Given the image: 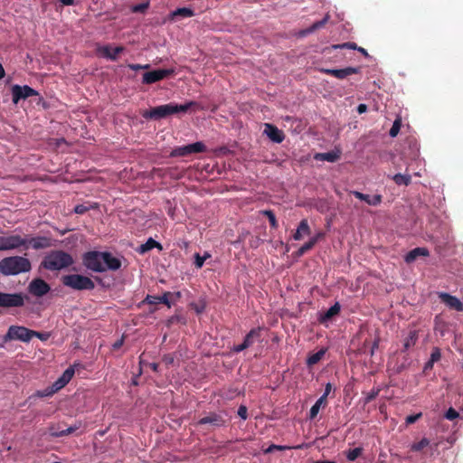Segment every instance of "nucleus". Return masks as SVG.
Masks as SVG:
<instances>
[{"label": "nucleus", "mask_w": 463, "mask_h": 463, "mask_svg": "<svg viewBox=\"0 0 463 463\" xmlns=\"http://www.w3.org/2000/svg\"><path fill=\"white\" fill-rule=\"evenodd\" d=\"M82 263L86 269L98 273L108 270L117 271L121 268L120 259L109 251L90 250L82 255Z\"/></svg>", "instance_id": "1"}, {"label": "nucleus", "mask_w": 463, "mask_h": 463, "mask_svg": "<svg viewBox=\"0 0 463 463\" xmlns=\"http://www.w3.org/2000/svg\"><path fill=\"white\" fill-rule=\"evenodd\" d=\"M194 108H198V103L195 101H189L184 104L168 103L165 105L156 106L148 110H145L142 113V117L146 119L158 120L173 114L180 112L185 113L189 109Z\"/></svg>", "instance_id": "2"}, {"label": "nucleus", "mask_w": 463, "mask_h": 463, "mask_svg": "<svg viewBox=\"0 0 463 463\" xmlns=\"http://www.w3.org/2000/svg\"><path fill=\"white\" fill-rule=\"evenodd\" d=\"M74 263L72 256L61 250L50 251L43 260L41 266L51 271L61 270Z\"/></svg>", "instance_id": "3"}, {"label": "nucleus", "mask_w": 463, "mask_h": 463, "mask_svg": "<svg viewBox=\"0 0 463 463\" xmlns=\"http://www.w3.org/2000/svg\"><path fill=\"white\" fill-rule=\"evenodd\" d=\"M31 269V261L23 256L6 257L0 260V273L5 276L28 272Z\"/></svg>", "instance_id": "4"}, {"label": "nucleus", "mask_w": 463, "mask_h": 463, "mask_svg": "<svg viewBox=\"0 0 463 463\" xmlns=\"http://www.w3.org/2000/svg\"><path fill=\"white\" fill-rule=\"evenodd\" d=\"M61 283L75 290H92L95 283L89 278L80 274L64 275L61 278Z\"/></svg>", "instance_id": "5"}, {"label": "nucleus", "mask_w": 463, "mask_h": 463, "mask_svg": "<svg viewBox=\"0 0 463 463\" xmlns=\"http://www.w3.org/2000/svg\"><path fill=\"white\" fill-rule=\"evenodd\" d=\"M32 339V330L22 326H11L7 333L4 336L5 342L12 340H19L24 343H28Z\"/></svg>", "instance_id": "6"}, {"label": "nucleus", "mask_w": 463, "mask_h": 463, "mask_svg": "<svg viewBox=\"0 0 463 463\" xmlns=\"http://www.w3.org/2000/svg\"><path fill=\"white\" fill-rule=\"evenodd\" d=\"M23 293H4L0 291V307H21L24 305Z\"/></svg>", "instance_id": "7"}, {"label": "nucleus", "mask_w": 463, "mask_h": 463, "mask_svg": "<svg viewBox=\"0 0 463 463\" xmlns=\"http://www.w3.org/2000/svg\"><path fill=\"white\" fill-rule=\"evenodd\" d=\"M25 239L18 234L0 236V250H24Z\"/></svg>", "instance_id": "8"}, {"label": "nucleus", "mask_w": 463, "mask_h": 463, "mask_svg": "<svg viewBox=\"0 0 463 463\" xmlns=\"http://www.w3.org/2000/svg\"><path fill=\"white\" fill-rule=\"evenodd\" d=\"M206 150V146L203 142H195L184 146H176L171 153V157L187 156L192 154L203 153Z\"/></svg>", "instance_id": "9"}, {"label": "nucleus", "mask_w": 463, "mask_h": 463, "mask_svg": "<svg viewBox=\"0 0 463 463\" xmlns=\"http://www.w3.org/2000/svg\"><path fill=\"white\" fill-rule=\"evenodd\" d=\"M12 91V101L14 104H17L21 99H26L32 96H39V93L34 89L28 85H14L11 89Z\"/></svg>", "instance_id": "10"}, {"label": "nucleus", "mask_w": 463, "mask_h": 463, "mask_svg": "<svg viewBox=\"0 0 463 463\" xmlns=\"http://www.w3.org/2000/svg\"><path fill=\"white\" fill-rule=\"evenodd\" d=\"M28 292L37 298H42L50 292V285L41 278L33 279L28 285Z\"/></svg>", "instance_id": "11"}, {"label": "nucleus", "mask_w": 463, "mask_h": 463, "mask_svg": "<svg viewBox=\"0 0 463 463\" xmlns=\"http://www.w3.org/2000/svg\"><path fill=\"white\" fill-rule=\"evenodd\" d=\"M25 246L24 250H28L29 248H32L33 250H43L50 248L52 243V239L46 236H25Z\"/></svg>", "instance_id": "12"}, {"label": "nucleus", "mask_w": 463, "mask_h": 463, "mask_svg": "<svg viewBox=\"0 0 463 463\" xmlns=\"http://www.w3.org/2000/svg\"><path fill=\"white\" fill-rule=\"evenodd\" d=\"M174 72L175 71L173 69H161L146 72L143 74V83L152 84L157 82L173 75Z\"/></svg>", "instance_id": "13"}, {"label": "nucleus", "mask_w": 463, "mask_h": 463, "mask_svg": "<svg viewBox=\"0 0 463 463\" xmlns=\"http://www.w3.org/2000/svg\"><path fill=\"white\" fill-rule=\"evenodd\" d=\"M260 327L252 328L246 335L243 342L241 345L233 346L232 351L234 353H240L251 346L256 342V340H259L260 338Z\"/></svg>", "instance_id": "14"}, {"label": "nucleus", "mask_w": 463, "mask_h": 463, "mask_svg": "<svg viewBox=\"0 0 463 463\" xmlns=\"http://www.w3.org/2000/svg\"><path fill=\"white\" fill-rule=\"evenodd\" d=\"M321 72L334 76L338 80H344L352 74L360 72V67H346L344 69H321Z\"/></svg>", "instance_id": "15"}, {"label": "nucleus", "mask_w": 463, "mask_h": 463, "mask_svg": "<svg viewBox=\"0 0 463 463\" xmlns=\"http://www.w3.org/2000/svg\"><path fill=\"white\" fill-rule=\"evenodd\" d=\"M227 420L222 413L211 412L198 420V425L209 424L213 428L224 426Z\"/></svg>", "instance_id": "16"}, {"label": "nucleus", "mask_w": 463, "mask_h": 463, "mask_svg": "<svg viewBox=\"0 0 463 463\" xmlns=\"http://www.w3.org/2000/svg\"><path fill=\"white\" fill-rule=\"evenodd\" d=\"M263 133L273 142L275 143H281L284 138L285 135L282 130L279 129L275 125L270 123H266L264 125V131Z\"/></svg>", "instance_id": "17"}, {"label": "nucleus", "mask_w": 463, "mask_h": 463, "mask_svg": "<svg viewBox=\"0 0 463 463\" xmlns=\"http://www.w3.org/2000/svg\"><path fill=\"white\" fill-rule=\"evenodd\" d=\"M439 298L441 302L448 306L449 308L458 312L463 311V304L458 298L445 292L439 293Z\"/></svg>", "instance_id": "18"}, {"label": "nucleus", "mask_w": 463, "mask_h": 463, "mask_svg": "<svg viewBox=\"0 0 463 463\" xmlns=\"http://www.w3.org/2000/svg\"><path fill=\"white\" fill-rule=\"evenodd\" d=\"M79 429V426H71L68 428H64L61 424H58L57 426H52L49 429V433L52 437L59 438L68 436L73 433L75 430Z\"/></svg>", "instance_id": "19"}, {"label": "nucleus", "mask_w": 463, "mask_h": 463, "mask_svg": "<svg viewBox=\"0 0 463 463\" xmlns=\"http://www.w3.org/2000/svg\"><path fill=\"white\" fill-rule=\"evenodd\" d=\"M98 51L103 57L109 59L111 61H116L118 55L124 51V48L122 46L111 48L109 45H105L99 47Z\"/></svg>", "instance_id": "20"}, {"label": "nucleus", "mask_w": 463, "mask_h": 463, "mask_svg": "<svg viewBox=\"0 0 463 463\" xmlns=\"http://www.w3.org/2000/svg\"><path fill=\"white\" fill-rule=\"evenodd\" d=\"M341 310V306L338 302H335L329 309H327L326 312L320 314L318 317V321L321 324H326L328 321L332 320V318L338 315Z\"/></svg>", "instance_id": "21"}, {"label": "nucleus", "mask_w": 463, "mask_h": 463, "mask_svg": "<svg viewBox=\"0 0 463 463\" xmlns=\"http://www.w3.org/2000/svg\"><path fill=\"white\" fill-rule=\"evenodd\" d=\"M352 194L359 200L364 201L369 205L376 206L382 203V195L375 194L373 196H370L369 194H364L358 191H353Z\"/></svg>", "instance_id": "22"}, {"label": "nucleus", "mask_w": 463, "mask_h": 463, "mask_svg": "<svg viewBox=\"0 0 463 463\" xmlns=\"http://www.w3.org/2000/svg\"><path fill=\"white\" fill-rule=\"evenodd\" d=\"M430 255L429 250L423 247H417L411 250H410L405 256V261L407 263H411L417 260L418 257H428Z\"/></svg>", "instance_id": "23"}, {"label": "nucleus", "mask_w": 463, "mask_h": 463, "mask_svg": "<svg viewBox=\"0 0 463 463\" xmlns=\"http://www.w3.org/2000/svg\"><path fill=\"white\" fill-rule=\"evenodd\" d=\"M311 233L310 227L308 225V222L307 219H303L296 231V232L293 234V238L296 241H299L303 238L305 235H309Z\"/></svg>", "instance_id": "24"}, {"label": "nucleus", "mask_w": 463, "mask_h": 463, "mask_svg": "<svg viewBox=\"0 0 463 463\" xmlns=\"http://www.w3.org/2000/svg\"><path fill=\"white\" fill-rule=\"evenodd\" d=\"M322 236L323 234L319 232L316 236L312 237L307 242L304 243L296 252L297 256H302L310 250Z\"/></svg>", "instance_id": "25"}, {"label": "nucleus", "mask_w": 463, "mask_h": 463, "mask_svg": "<svg viewBox=\"0 0 463 463\" xmlns=\"http://www.w3.org/2000/svg\"><path fill=\"white\" fill-rule=\"evenodd\" d=\"M154 248H158L159 250H162V246L159 242L155 241L153 238H149L144 244H141L138 248V252L140 254H144L149 250H151Z\"/></svg>", "instance_id": "26"}, {"label": "nucleus", "mask_w": 463, "mask_h": 463, "mask_svg": "<svg viewBox=\"0 0 463 463\" xmlns=\"http://www.w3.org/2000/svg\"><path fill=\"white\" fill-rule=\"evenodd\" d=\"M418 339L417 331H411L408 336L404 339L403 342V351L409 350L411 347L414 346Z\"/></svg>", "instance_id": "27"}, {"label": "nucleus", "mask_w": 463, "mask_h": 463, "mask_svg": "<svg viewBox=\"0 0 463 463\" xmlns=\"http://www.w3.org/2000/svg\"><path fill=\"white\" fill-rule=\"evenodd\" d=\"M327 404V401L325 400V398H319L316 403L311 407L310 411H309V418L310 419H315L317 417V415L318 414L319 412V410L321 407H326Z\"/></svg>", "instance_id": "28"}, {"label": "nucleus", "mask_w": 463, "mask_h": 463, "mask_svg": "<svg viewBox=\"0 0 463 463\" xmlns=\"http://www.w3.org/2000/svg\"><path fill=\"white\" fill-rule=\"evenodd\" d=\"M392 179L397 185H409L411 182V176L409 174H396Z\"/></svg>", "instance_id": "29"}, {"label": "nucleus", "mask_w": 463, "mask_h": 463, "mask_svg": "<svg viewBox=\"0 0 463 463\" xmlns=\"http://www.w3.org/2000/svg\"><path fill=\"white\" fill-rule=\"evenodd\" d=\"M339 157H340L339 154L336 152H334V151L321 153V154H317L316 156V158H317V159H321V160L331 162V163L336 162L339 159Z\"/></svg>", "instance_id": "30"}, {"label": "nucleus", "mask_w": 463, "mask_h": 463, "mask_svg": "<svg viewBox=\"0 0 463 463\" xmlns=\"http://www.w3.org/2000/svg\"><path fill=\"white\" fill-rule=\"evenodd\" d=\"M326 349H320L315 354H310L307 359V364L308 366H312L317 364L325 355Z\"/></svg>", "instance_id": "31"}, {"label": "nucleus", "mask_w": 463, "mask_h": 463, "mask_svg": "<svg viewBox=\"0 0 463 463\" xmlns=\"http://www.w3.org/2000/svg\"><path fill=\"white\" fill-rule=\"evenodd\" d=\"M305 446H306L305 444L298 445L295 447L280 446V445L272 444L268 449H266L264 452L268 454V453H272L275 450L283 451V450L292 449H303Z\"/></svg>", "instance_id": "32"}, {"label": "nucleus", "mask_w": 463, "mask_h": 463, "mask_svg": "<svg viewBox=\"0 0 463 463\" xmlns=\"http://www.w3.org/2000/svg\"><path fill=\"white\" fill-rule=\"evenodd\" d=\"M194 12L191 8L188 7H181L177 8L174 13V16H182V17H192L194 16Z\"/></svg>", "instance_id": "33"}, {"label": "nucleus", "mask_w": 463, "mask_h": 463, "mask_svg": "<svg viewBox=\"0 0 463 463\" xmlns=\"http://www.w3.org/2000/svg\"><path fill=\"white\" fill-rule=\"evenodd\" d=\"M364 449L362 447L354 448L346 451V458L350 461H354L363 453Z\"/></svg>", "instance_id": "34"}, {"label": "nucleus", "mask_w": 463, "mask_h": 463, "mask_svg": "<svg viewBox=\"0 0 463 463\" xmlns=\"http://www.w3.org/2000/svg\"><path fill=\"white\" fill-rule=\"evenodd\" d=\"M430 445V440L427 438L421 439L419 442L413 443L411 447L412 451H420Z\"/></svg>", "instance_id": "35"}, {"label": "nucleus", "mask_w": 463, "mask_h": 463, "mask_svg": "<svg viewBox=\"0 0 463 463\" xmlns=\"http://www.w3.org/2000/svg\"><path fill=\"white\" fill-rule=\"evenodd\" d=\"M263 215L267 216L269 222V224L272 228H278L279 224L276 219L274 213L270 210H265L262 212Z\"/></svg>", "instance_id": "36"}, {"label": "nucleus", "mask_w": 463, "mask_h": 463, "mask_svg": "<svg viewBox=\"0 0 463 463\" xmlns=\"http://www.w3.org/2000/svg\"><path fill=\"white\" fill-rule=\"evenodd\" d=\"M75 373V371L73 367L70 366L68 367L63 373L61 375V382L65 383L66 384L71 380Z\"/></svg>", "instance_id": "37"}, {"label": "nucleus", "mask_w": 463, "mask_h": 463, "mask_svg": "<svg viewBox=\"0 0 463 463\" xmlns=\"http://www.w3.org/2000/svg\"><path fill=\"white\" fill-rule=\"evenodd\" d=\"M401 127H402V119L400 118H396L390 129V136L394 137L398 135L400 129H401Z\"/></svg>", "instance_id": "38"}, {"label": "nucleus", "mask_w": 463, "mask_h": 463, "mask_svg": "<svg viewBox=\"0 0 463 463\" xmlns=\"http://www.w3.org/2000/svg\"><path fill=\"white\" fill-rule=\"evenodd\" d=\"M328 17H329L328 15H326V17H325L324 19H322V20H320V21H317V22L314 23V24H312V25H311V26L307 30V33H312V32H314V31H316V30L319 29V28L323 27V26L326 24V22H327V20H328Z\"/></svg>", "instance_id": "39"}, {"label": "nucleus", "mask_w": 463, "mask_h": 463, "mask_svg": "<svg viewBox=\"0 0 463 463\" xmlns=\"http://www.w3.org/2000/svg\"><path fill=\"white\" fill-rule=\"evenodd\" d=\"M379 392H380L379 388H373V390H371V392L366 393V396L364 398V403L367 404V403L371 402L373 400H374L378 396Z\"/></svg>", "instance_id": "40"}, {"label": "nucleus", "mask_w": 463, "mask_h": 463, "mask_svg": "<svg viewBox=\"0 0 463 463\" xmlns=\"http://www.w3.org/2000/svg\"><path fill=\"white\" fill-rule=\"evenodd\" d=\"M172 295L171 292H165L162 296H158V304L162 303L167 306L168 307H171V303L169 300L170 296Z\"/></svg>", "instance_id": "41"}, {"label": "nucleus", "mask_w": 463, "mask_h": 463, "mask_svg": "<svg viewBox=\"0 0 463 463\" xmlns=\"http://www.w3.org/2000/svg\"><path fill=\"white\" fill-rule=\"evenodd\" d=\"M96 206H89V205H86V204H78L75 206L74 208V212L77 213V214H84L85 213H87L90 208H95Z\"/></svg>", "instance_id": "42"}, {"label": "nucleus", "mask_w": 463, "mask_h": 463, "mask_svg": "<svg viewBox=\"0 0 463 463\" xmlns=\"http://www.w3.org/2000/svg\"><path fill=\"white\" fill-rule=\"evenodd\" d=\"M458 416L459 413L453 408H449L445 413V417L449 420H454L458 418Z\"/></svg>", "instance_id": "43"}, {"label": "nucleus", "mask_w": 463, "mask_h": 463, "mask_svg": "<svg viewBox=\"0 0 463 463\" xmlns=\"http://www.w3.org/2000/svg\"><path fill=\"white\" fill-rule=\"evenodd\" d=\"M334 48L357 50L358 46L356 45L355 43L348 42L342 44L334 45Z\"/></svg>", "instance_id": "44"}, {"label": "nucleus", "mask_w": 463, "mask_h": 463, "mask_svg": "<svg viewBox=\"0 0 463 463\" xmlns=\"http://www.w3.org/2000/svg\"><path fill=\"white\" fill-rule=\"evenodd\" d=\"M440 358H441V353H440L439 348H438V347L433 348V349H432V352H431V354H430V360L431 362L436 363V362L439 361V360H440Z\"/></svg>", "instance_id": "45"}, {"label": "nucleus", "mask_w": 463, "mask_h": 463, "mask_svg": "<svg viewBox=\"0 0 463 463\" xmlns=\"http://www.w3.org/2000/svg\"><path fill=\"white\" fill-rule=\"evenodd\" d=\"M162 361L165 364L166 366H170L175 364V358L174 354H167L163 356Z\"/></svg>", "instance_id": "46"}, {"label": "nucleus", "mask_w": 463, "mask_h": 463, "mask_svg": "<svg viewBox=\"0 0 463 463\" xmlns=\"http://www.w3.org/2000/svg\"><path fill=\"white\" fill-rule=\"evenodd\" d=\"M65 385H66V383L61 382V378L59 377L58 380L53 383V384L52 386V392H55L59 390H61V388H63Z\"/></svg>", "instance_id": "47"}, {"label": "nucleus", "mask_w": 463, "mask_h": 463, "mask_svg": "<svg viewBox=\"0 0 463 463\" xmlns=\"http://www.w3.org/2000/svg\"><path fill=\"white\" fill-rule=\"evenodd\" d=\"M49 336L50 335L48 333H42V332L32 330V338L37 337V338L41 339L42 341H46L49 338Z\"/></svg>", "instance_id": "48"}, {"label": "nucleus", "mask_w": 463, "mask_h": 463, "mask_svg": "<svg viewBox=\"0 0 463 463\" xmlns=\"http://www.w3.org/2000/svg\"><path fill=\"white\" fill-rule=\"evenodd\" d=\"M204 261L205 258H202V256L199 253L194 254V266L197 269H201L203 266Z\"/></svg>", "instance_id": "49"}, {"label": "nucleus", "mask_w": 463, "mask_h": 463, "mask_svg": "<svg viewBox=\"0 0 463 463\" xmlns=\"http://www.w3.org/2000/svg\"><path fill=\"white\" fill-rule=\"evenodd\" d=\"M148 3H143L133 6L132 10L135 13H143L148 8Z\"/></svg>", "instance_id": "50"}, {"label": "nucleus", "mask_w": 463, "mask_h": 463, "mask_svg": "<svg viewBox=\"0 0 463 463\" xmlns=\"http://www.w3.org/2000/svg\"><path fill=\"white\" fill-rule=\"evenodd\" d=\"M238 415L242 419L246 420L248 417V410L244 405H241L238 409Z\"/></svg>", "instance_id": "51"}, {"label": "nucleus", "mask_w": 463, "mask_h": 463, "mask_svg": "<svg viewBox=\"0 0 463 463\" xmlns=\"http://www.w3.org/2000/svg\"><path fill=\"white\" fill-rule=\"evenodd\" d=\"M421 413H418V414H414V415H409L407 416L405 421L407 424H412L414 422H416L420 417H421Z\"/></svg>", "instance_id": "52"}, {"label": "nucleus", "mask_w": 463, "mask_h": 463, "mask_svg": "<svg viewBox=\"0 0 463 463\" xmlns=\"http://www.w3.org/2000/svg\"><path fill=\"white\" fill-rule=\"evenodd\" d=\"M145 301L149 305H156L158 304V296L147 295Z\"/></svg>", "instance_id": "53"}, {"label": "nucleus", "mask_w": 463, "mask_h": 463, "mask_svg": "<svg viewBox=\"0 0 463 463\" xmlns=\"http://www.w3.org/2000/svg\"><path fill=\"white\" fill-rule=\"evenodd\" d=\"M128 68L132 71H138V70H143V69H147L149 68V65L148 64H146V65H141V64H128Z\"/></svg>", "instance_id": "54"}, {"label": "nucleus", "mask_w": 463, "mask_h": 463, "mask_svg": "<svg viewBox=\"0 0 463 463\" xmlns=\"http://www.w3.org/2000/svg\"><path fill=\"white\" fill-rule=\"evenodd\" d=\"M332 384L330 383H327L325 387L324 394L321 396V398H325V400H326L327 396L332 391Z\"/></svg>", "instance_id": "55"}, {"label": "nucleus", "mask_w": 463, "mask_h": 463, "mask_svg": "<svg viewBox=\"0 0 463 463\" xmlns=\"http://www.w3.org/2000/svg\"><path fill=\"white\" fill-rule=\"evenodd\" d=\"M433 364H434V362H431L430 360H429L424 365L423 372L427 373L429 370H431L433 368Z\"/></svg>", "instance_id": "56"}, {"label": "nucleus", "mask_w": 463, "mask_h": 463, "mask_svg": "<svg viewBox=\"0 0 463 463\" xmlns=\"http://www.w3.org/2000/svg\"><path fill=\"white\" fill-rule=\"evenodd\" d=\"M123 343H124V339H123V337H122L121 339H119V340L116 341V342L113 344V349H114V350H117V349L120 348V347L122 346Z\"/></svg>", "instance_id": "57"}, {"label": "nucleus", "mask_w": 463, "mask_h": 463, "mask_svg": "<svg viewBox=\"0 0 463 463\" xmlns=\"http://www.w3.org/2000/svg\"><path fill=\"white\" fill-rule=\"evenodd\" d=\"M62 5L71 6L74 5V0H59Z\"/></svg>", "instance_id": "58"}, {"label": "nucleus", "mask_w": 463, "mask_h": 463, "mask_svg": "<svg viewBox=\"0 0 463 463\" xmlns=\"http://www.w3.org/2000/svg\"><path fill=\"white\" fill-rule=\"evenodd\" d=\"M366 109H367V107H366V105H365V104H360V105L358 106V108H357V111H358L359 113H364V112H365V111H366Z\"/></svg>", "instance_id": "59"}, {"label": "nucleus", "mask_w": 463, "mask_h": 463, "mask_svg": "<svg viewBox=\"0 0 463 463\" xmlns=\"http://www.w3.org/2000/svg\"><path fill=\"white\" fill-rule=\"evenodd\" d=\"M149 366H150V368H151L154 372H157V371H158V366H159V365H158V364H156V363H152V364H150V365H149Z\"/></svg>", "instance_id": "60"}, {"label": "nucleus", "mask_w": 463, "mask_h": 463, "mask_svg": "<svg viewBox=\"0 0 463 463\" xmlns=\"http://www.w3.org/2000/svg\"><path fill=\"white\" fill-rule=\"evenodd\" d=\"M5 76V71L3 65L0 63V80Z\"/></svg>", "instance_id": "61"}, {"label": "nucleus", "mask_w": 463, "mask_h": 463, "mask_svg": "<svg viewBox=\"0 0 463 463\" xmlns=\"http://www.w3.org/2000/svg\"><path fill=\"white\" fill-rule=\"evenodd\" d=\"M357 50L362 53L364 54L365 57L368 56V52L365 49H364L363 47H358Z\"/></svg>", "instance_id": "62"}, {"label": "nucleus", "mask_w": 463, "mask_h": 463, "mask_svg": "<svg viewBox=\"0 0 463 463\" xmlns=\"http://www.w3.org/2000/svg\"><path fill=\"white\" fill-rule=\"evenodd\" d=\"M178 319H179V317H172L168 320V322H169V324H174V323H175V321H177Z\"/></svg>", "instance_id": "63"}, {"label": "nucleus", "mask_w": 463, "mask_h": 463, "mask_svg": "<svg viewBox=\"0 0 463 463\" xmlns=\"http://www.w3.org/2000/svg\"><path fill=\"white\" fill-rule=\"evenodd\" d=\"M314 463H335V462L331 461V460H317V461H315Z\"/></svg>", "instance_id": "64"}]
</instances>
